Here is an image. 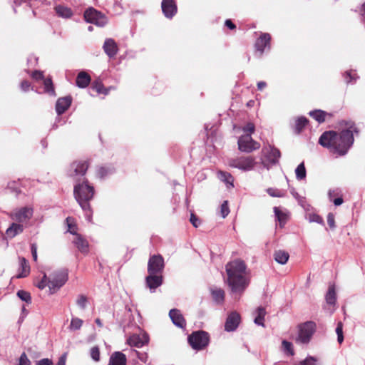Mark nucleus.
Here are the masks:
<instances>
[{
  "mask_svg": "<svg viewBox=\"0 0 365 365\" xmlns=\"http://www.w3.org/2000/svg\"><path fill=\"white\" fill-rule=\"evenodd\" d=\"M346 125L347 128L340 133L334 130L324 132L319 139V143L333 154L340 156L346 155L354 143V133H359L354 122H348Z\"/></svg>",
  "mask_w": 365,
  "mask_h": 365,
  "instance_id": "f257e3e1",
  "label": "nucleus"
},
{
  "mask_svg": "<svg viewBox=\"0 0 365 365\" xmlns=\"http://www.w3.org/2000/svg\"><path fill=\"white\" fill-rule=\"evenodd\" d=\"M227 278L225 282L230 288L232 292L242 294L250 284V279L247 277V265L241 259H236L229 262L225 266Z\"/></svg>",
  "mask_w": 365,
  "mask_h": 365,
  "instance_id": "f03ea898",
  "label": "nucleus"
},
{
  "mask_svg": "<svg viewBox=\"0 0 365 365\" xmlns=\"http://www.w3.org/2000/svg\"><path fill=\"white\" fill-rule=\"evenodd\" d=\"M73 195L83 210H91L90 200L94 195V187L91 186L88 180L74 185Z\"/></svg>",
  "mask_w": 365,
  "mask_h": 365,
  "instance_id": "7ed1b4c3",
  "label": "nucleus"
},
{
  "mask_svg": "<svg viewBox=\"0 0 365 365\" xmlns=\"http://www.w3.org/2000/svg\"><path fill=\"white\" fill-rule=\"evenodd\" d=\"M68 280V272L66 269H58L50 274L48 287L51 294L56 292Z\"/></svg>",
  "mask_w": 365,
  "mask_h": 365,
  "instance_id": "20e7f679",
  "label": "nucleus"
},
{
  "mask_svg": "<svg viewBox=\"0 0 365 365\" xmlns=\"http://www.w3.org/2000/svg\"><path fill=\"white\" fill-rule=\"evenodd\" d=\"M281 157V153L277 148L268 145L263 147L262 150V164L265 168L276 165Z\"/></svg>",
  "mask_w": 365,
  "mask_h": 365,
  "instance_id": "39448f33",
  "label": "nucleus"
},
{
  "mask_svg": "<svg viewBox=\"0 0 365 365\" xmlns=\"http://www.w3.org/2000/svg\"><path fill=\"white\" fill-rule=\"evenodd\" d=\"M187 340L193 349L202 350L208 345L210 335L207 332L202 330L196 331L189 335Z\"/></svg>",
  "mask_w": 365,
  "mask_h": 365,
  "instance_id": "423d86ee",
  "label": "nucleus"
},
{
  "mask_svg": "<svg viewBox=\"0 0 365 365\" xmlns=\"http://www.w3.org/2000/svg\"><path fill=\"white\" fill-rule=\"evenodd\" d=\"M257 162L254 157L240 156L228 160V165L231 168H237L243 171H249L254 169Z\"/></svg>",
  "mask_w": 365,
  "mask_h": 365,
  "instance_id": "0eeeda50",
  "label": "nucleus"
},
{
  "mask_svg": "<svg viewBox=\"0 0 365 365\" xmlns=\"http://www.w3.org/2000/svg\"><path fill=\"white\" fill-rule=\"evenodd\" d=\"M85 20L98 26H104L108 23V19L105 14L93 7L87 9L83 14Z\"/></svg>",
  "mask_w": 365,
  "mask_h": 365,
  "instance_id": "6e6552de",
  "label": "nucleus"
},
{
  "mask_svg": "<svg viewBox=\"0 0 365 365\" xmlns=\"http://www.w3.org/2000/svg\"><path fill=\"white\" fill-rule=\"evenodd\" d=\"M90 165L88 160H76L70 165L69 176L75 180H78V177L85 175Z\"/></svg>",
  "mask_w": 365,
  "mask_h": 365,
  "instance_id": "1a4fd4ad",
  "label": "nucleus"
},
{
  "mask_svg": "<svg viewBox=\"0 0 365 365\" xmlns=\"http://www.w3.org/2000/svg\"><path fill=\"white\" fill-rule=\"evenodd\" d=\"M315 327L316 324L313 322H307L300 324L299 326V336L297 341L303 344L308 343L315 331Z\"/></svg>",
  "mask_w": 365,
  "mask_h": 365,
  "instance_id": "9d476101",
  "label": "nucleus"
},
{
  "mask_svg": "<svg viewBox=\"0 0 365 365\" xmlns=\"http://www.w3.org/2000/svg\"><path fill=\"white\" fill-rule=\"evenodd\" d=\"M238 149L244 153H251L260 148L259 143L252 139L250 135L240 136L237 141Z\"/></svg>",
  "mask_w": 365,
  "mask_h": 365,
  "instance_id": "9b49d317",
  "label": "nucleus"
},
{
  "mask_svg": "<svg viewBox=\"0 0 365 365\" xmlns=\"http://www.w3.org/2000/svg\"><path fill=\"white\" fill-rule=\"evenodd\" d=\"M165 267L164 259L160 255L150 256L148 262V274H163Z\"/></svg>",
  "mask_w": 365,
  "mask_h": 365,
  "instance_id": "f8f14e48",
  "label": "nucleus"
},
{
  "mask_svg": "<svg viewBox=\"0 0 365 365\" xmlns=\"http://www.w3.org/2000/svg\"><path fill=\"white\" fill-rule=\"evenodd\" d=\"M271 35L268 33H262L255 43V52L258 56H262L266 48H270Z\"/></svg>",
  "mask_w": 365,
  "mask_h": 365,
  "instance_id": "ddd939ff",
  "label": "nucleus"
},
{
  "mask_svg": "<svg viewBox=\"0 0 365 365\" xmlns=\"http://www.w3.org/2000/svg\"><path fill=\"white\" fill-rule=\"evenodd\" d=\"M161 9L164 16L170 19L178 12V6L174 0H163Z\"/></svg>",
  "mask_w": 365,
  "mask_h": 365,
  "instance_id": "4468645a",
  "label": "nucleus"
},
{
  "mask_svg": "<svg viewBox=\"0 0 365 365\" xmlns=\"http://www.w3.org/2000/svg\"><path fill=\"white\" fill-rule=\"evenodd\" d=\"M241 321L240 315L236 312L228 314L225 324V330L230 332L237 329Z\"/></svg>",
  "mask_w": 365,
  "mask_h": 365,
  "instance_id": "2eb2a0df",
  "label": "nucleus"
},
{
  "mask_svg": "<svg viewBox=\"0 0 365 365\" xmlns=\"http://www.w3.org/2000/svg\"><path fill=\"white\" fill-rule=\"evenodd\" d=\"M33 215V210L29 207H22L11 214L12 220L23 222L30 219Z\"/></svg>",
  "mask_w": 365,
  "mask_h": 365,
  "instance_id": "dca6fc26",
  "label": "nucleus"
},
{
  "mask_svg": "<svg viewBox=\"0 0 365 365\" xmlns=\"http://www.w3.org/2000/svg\"><path fill=\"white\" fill-rule=\"evenodd\" d=\"M163 282V274H148L145 278L146 285L151 290H155L156 288L161 286Z\"/></svg>",
  "mask_w": 365,
  "mask_h": 365,
  "instance_id": "f3484780",
  "label": "nucleus"
},
{
  "mask_svg": "<svg viewBox=\"0 0 365 365\" xmlns=\"http://www.w3.org/2000/svg\"><path fill=\"white\" fill-rule=\"evenodd\" d=\"M148 341L149 337L145 334L143 335L133 334L130 336L127 340V342L130 346H135L138 348L143 346L145 344H147Z\"/></svg>",
  "mask_w": 365,
  "mask_h": 365,
  "instance_id": "a211bd4d",
  "label": "nucleus"
},
{
  "mask_svg": "<svg viewBox=\"0 0 365 365\" xmlns=\"http://www.w3.org/2000/svg\"><path fill=\"white\" fill-rule=\"evenodd\" d=\"M169 316L173 322V323L180 327L185 328L186 326V321L181 314L180 311L178 309H173L169 312Z\"/></svg>",
  "mask_w": 365,
  "mask_h": 365,
  "instance_id": "6ab92c4d",
  "label": "nucleus"
},
{
  "mask_svg": "<svg viewBox=\"0 0 365 365\" xmlns=\"http://www.w3.org/2000/svg\"><path fill=\"white\" fill-rule=\"evenodd\" d=\"M71 102L72 98L71 96L59 98L56 103V110L58 115L65 113L71 106Z\"/></svg>",
  "mask_w": 365,
  "mask_h": 365,
  "instance_id": "aec40b11",
  "label": "nucleus"
},
{
  "mask_svg": "<svg viewBox=\"0 0 365 365\" xmlns=\"http://www.w3.org/2000/svg\"><path fill=\"white\" fill-rule=\"evenodd\" d=\"M73 242L81 253L87 254L89 252L88 242L81 235H76Z\"/></svg>",
  "mask_w": 365,
  "mask_h": 365,
  "instance_id": "412c9836",
  "label": "nucleus"
},
{
  "mask_svg": "<svg viewBox=\"0 0 365 365\" xmlns=\"http://www.w3.org/2000/svg\"><path fill=\"white\" fill-rule=\"evenodd\" d=\"M309 115L319 123H322L325 122L327 120H329L333 117V115L331 113H327L322 110H314L310 111L309 113Z\"/></svg>",
  "mask_w": 365,
  "mask_h": 365,
  "instance_id": "4be33fe9",
  "label": "nucleus"
},
{
  "mask_svg": "<svg viewBox=\"0 0 365 365\" xmlns=\"http://www.w3.org/2000/svg\"><path fill=\"white\" fill-rule=\"evenodd\" d=\"M126 356L121 351H114L110 356L108 365H126Z\"/></svg>",
  "mask_w": 365,
  "mask_h": 365,
  "instance_id": "5701e85b",
  "label": "nucleus"
},
{
  "mask_svg": "<svg viewBox=\"0 0 365 365\" xmlns=\"http://www.w3.org/2000/svg\"><path fill=\"white\" fill-rule=\"evenodd\" d=\"M103 49L105 53L109 57H113L118 52V46L115 41L112 38H108L105 41L103 44Z\"/></svg>",
  "mask_w": 365,
  "mask_h": 365,
  "instance_id": "b1692460",
  "label": "nucleus"
},
{
  "mask_svg": "<svg viewBox=\"0 0 365 365\" xmlns=\"http://www.w3.org/2000/svg\"><path fill=\"white\" fill-rule=\"evenodd\" d=\"M91 78L86 71H81L76 79V86L81 88H86L91 83Z\"/></svg>",
  "mask_w": 365,
  "mask_h": 365,
  "instance_id": "393cba45",
  "label": "nucleus"
},
{
  "mask_svg": "<svg viewBox=\"0 0 365 365\" xmlns=\"http://www.w3.org/2000/svg\"><path fill=\"white\" fill-rule=\"evenodd\" d=\"M309 120L304 116H300L296 118L293 126L296 134L301 133L304 129L309 125Z\"/></svg>",
  "mask_w": 365,
  "mask_h": 365,
  "instance_id": "a878e982",
  "label": "nucleus"
},
{
  "mask_svg": "<svg viewBox=\"0 0 365 365\" xmlns=\"http://www.w3.org/2000/svg\"><path fill=\"white\" fill-rule=\"evenodd\" d=\"M20 267L16 278H24L30 273V266L29 262L24 257H19Z\"/></svg>",
  "mask_w": 365,
  "mask_h": 365,
  "instance_id": "bb28decb",
  "label": "nucleus"
},
{
  "mask_svg": "<svg viewBox=\"0 0 365 365\" xmlns=\"http://www.w3.org/2000/svg\"><path fill=\"white\" fill-rule=\"evenodd\" d=\"M24 230V227L22 225L17 223H12L11 225L6 230V235L8 237L12 238L14 237L16 235L21 233Z\"/></svg>",
  "mask_w": 365,
  "mask_h": 365,
  "instance_id": "cd10ccee",
  "label": "nucleus"
},
{
  "mask_svg": "<svg viewBox=\"0 0 365 365\" xmlns=\"http://www.w3.org/2000/svg\"><path fill=\"white\" fill-rule=\"evenodd\" d=\"M274 257L277 262L284 264L288 261L289 255L287 252L279 250L274 252Z\"/></svg>",
  "mask_w": 365,
  "mask_h": 365,
  "instance_id": "c85d7f7f",
  "label": "nucleus"
},
{
  "mask_svg": "<svg viewBox=\"0 0 365 365\" xmlns=\"http://www.w3.org/2000/svg\"><path fill=\"white\" fill-rule=\"evenodd\" d=\"M326 302L329 305H334L336 302V294L334 285L329 286L325 296Z\"/></svg>",
  "mask_w": 365,
  "mask_h": 365,
  "instance_id": "c756f323",
  "label": "nucleus"
},
{
  "mask_svg": "<svg viewBox=\"0 0 365 365\" xmlns=\"http://www.w3.org/2000/svg\"><path fill=\"white\" fill-rule=\"evenodd\" d=\"M213 300L217 304H222L225 300V292L221 288L211 289Z\"/></svg>",
  "mask_w": 365,
  "mask_h": 365,
  "instance_id": "7c9ffc66",
  "label": "nucleus"
},
{
  "mask_svg": "<svg viewBox=\"0 0 365 365\" xmlns=\"http://www.w3.org/2000/svg\"><path fill=\"white\" fill-rule=\"evenodd\" d=\"M91 88L99 94L108 95L110 88H106L100 80H95L92 84Z\"/></svg>",
  "mask_w": 365,
  "mask_h": 365,
  "instance_id": "2f4dec72",
  "label": "nucleus"
},
{
  "mask_svg": "<svg viewBox=\"0 0 365 365\" xmlns=\"http://www.w3.org/2000/svg\"><path fill=\"white\" fill-rule=\"evenodd\" d=\"M55 11L58 16L63 18H71L73 15V12L70 8L61 5L56 6Z\"/></svg>",
  "mask_w": 365,
  "mask_h": 365,
  "instance_id": "473e14b6",
  "label": "nucleus"
},
{
  "mask_svg": "<svg viewBox=\"0 0 365 365\" xmlns=\"http://www.w3.org/2000/svg\"><path fill=\"white\" fill-rule=\"evenodd\" d=\"M274 212L277 220L279 222V226L282 227L288 220V215L277 207H274Z\"/></svg>",
  "mask_w": 365,
  "mask_h": 365,
  "instance_id": "72a5a7b5",
  "label": "nucleus"
},
{
  "mask_svg": "<svg viewBox=\"0 0 365 365\" xmlns=\"http://www.w3.org/2000/svg\"><path fill=\"white\" fill-rule=\"evenodd\" d=\"M43 86L44 91L46 93H48L51 96H55L56 91L54 88V86L53 83V81L51 76H48L47 78L43 79Z\"/></svg>",
  "mask_w": 365,
  "mask_h": 365,
  "instance_id": "f704fd0d",
  "label": "nucleus"
},
{
  "mask_svg": "<svg viewBox=\"0 0 365 365\" xmlns=\"http://www.w3.org/2000/svg\"><path fill=\"white\" fill-rule=\"evenodd\" d=\"M66 221L68 226V232L73 235L75 237L76 236V235H79L78 233H77L78 227L75 219L72 217H68Z\"/></svg>",
  "mask_w": 365,
  "mask_h": 365,
  "instance_id": "c9c22d12",
  "label": "nucleus"
},
{
  "mask_svg": "<svg viewBox=\"0 0 365 365\" xmlns=\"http://www.w3.org/2000/svg\"><path fill=\"white\" fill-rule=\"evenodd\" d=\"M257 316L255 319V323L258 325H261V326L264 327V316L266 314L265 309L259 307L257 308Z\"/></svg>",
  "mask_w": 365,
  "mask_h": 365,
  "instance_id": "e433bc0d",
  "label": "nucleus"
},
{
  "mask_svg": "<svg viewBox=\"0 0 365 365\" xmlns=\"http://www.w3.org/2000/svg\"><path fill=\"white\" fill-rule=\"evenodd\" d=\"M83 324V321L78 317H73L71 319L69 329L72 331L78 330L81 328Z\"/></svg>",
  "mask_w": 365,
  "mask_h": 365,
  "instance_id": "4c0bfd02",
  "label": "nucleus"
},
{
  "mask_svg": "<svg viewBox=\"0 0 365 365\" xmlns=\"http://www.w3.org/2000/svg\"><path fill=\"white\" fill-rule=\"evenodd\" d=\"M296 177L298 180H303L306 178V168L304 163H300L295 170Z\"/></svg>",
  "mask_w": 365,
  "mask_h": 365,
  "instance_id": "58836bf2",
  "label": "nucleus"
},
{
  "mask_svg": "<svg viewBox=\"0 0 365 365\" xmlns=\"http://www.w3.org/2000/svg\"><path fill=\"white\" fill-rule=\"evenodd\" d=\"M16 294L22 301H24L28 304L31 303V297L29 292L25 290H19Z\"/></svg>",
  "mask_w": 365,
  "mask_h": 365,
  "instance_id": "ea45409f",
  "label": "nucleus"
},
{
  "mask_svg": "<svg viewBox=\"0 0 365 365\" xmlns=\"http://www.w3.org/2000/svg\"><path fill=\"white\" fill-rule=\"evenodd\" d=\"M336 332L337 334V341L339 344H341L344 341V335H343V324L341 322H338Z\"/></svg>",
  "mask_w": 365,
  "mask_h": 365,
  "instance_id": "a19ab883",
  "label": "nucleus"
},
{
  "mask_svg": "<svg viewBox=\"0 0 365 365\" xmlns=\"http://www.w3.org/2000/svg\"><path fill=\"white\" fill-rule=\"evenodd\" d=\"M87 302H88V298L86 296H85L83 294L79 295L76 300L77 305L83 309H84L86 308Z\"/></svg>",
  "mask_w": 365,
  "mask_h": 365,
  "instance_id": "79ce46f5",
  "label": "nucleus"
},
{
  "mask_svg": "<svg viewBox=\"0 0 365 365\" xmlns=\"http://www.w3.org/2000/svg\"><path fill=\"white\" fill-rule=\"evenodd\" d=\"M48 278L46 274L44 273L43 276L41 281L38 282H34V284L40 289H43L46 286H48Z\"/></svg>",
  "mask_w": 365,
  "mask_h": 365,
  "instance_id": "37998d69",
  "label": "nucleus"
},
{
  "mask_svg": "<svg viewBox=\"0 0 365 365\" xmlns=\"http://www.w3.org/2000/svg\"><path fill=\"white\" fill-rule=\"evenodd\" d=\"M91 356L95 361H100V350L99 348L96 346L91 349Z\"/></svg>",
  "mask_w": 365,
  "mask_h": 365,
  "instance_id": "c03bdc74",
  "label": "nucleus"
},
{
  "mask_svg": "<svg viewBox=\"0 0 365 365\" xmlns=\"http://www.w3.org/2000/svg\"><path fill=\"white\" fill-rule=\"evenodd\" d=\"M220 213L223 218L226 217L230 213V208L228 207V202L224 201L220 207Z\"/></svg>",
  "mask_w": 365,
  "mask_h": 365,
  "instance_id": "a18cd8bd",
  "label": "nucleus"
},
{
  "mask_svg": "<svg viewBox=\"0 0 365 365\" xmlns=\"http://www.w3.org/2000/svg\"><path fill=\"white\" fill-rule=\"evenodd\" d=\"M218 173L223 180H225L227 183H230L232 185L233 179L230 173L225 171H219Z\"/></svg>",
  "mask_w": 365,
  "mask_h": 365,
  "instance_id": "49530a36",
  "label": "nucleus"
},
{
  "mask_svg": "<svg viewBox=\"0 0 365 365\" xmlns=\"http://www.w3.org/2000/svg\"><path fill=\"white\" fill-rule=\"evenodd\" d=\"M282 346L284 351H287L289 355L293 356L294 354L292 343L284 340L282 341Z\"/></svg>",
  "mask_w": 365,
  "mask_h": 365,
  "instance_id": "de8ad7c7",
  "label": "nucleus"
},
{
  "mask_svg": "<svg viewBox=\"0 0 365 365\" xmlns=\"http://www.w3.org/2000/svg\"><path fill=\"white\" fill-rule=\"evenodd\" d=\"M267 192L272 197H281L283 196L282 192L277 189L269 188Z\"/></svg>",
  "mask_w": 365,
  "mask_h": 365,
  "instance_id": "09e8293b",
  "label": "nucleus"
},
{
  "mask_svg": "<svg viewBox=\"0 0 365 365\" xmlns=\"http://www.w3.org/2000/svg\"><path fill=\"white\" fill-rule=\"evenodd\" d=\"M309 221L319 224H324L323 218L317 214H310Z\"/></svg>",
  "mask_w": 365,
  "mask_h": 365,
  "instance_id": "8fccbe9b",
  "label": "nucleus"
},
{
  "mask_svg": "<svg viewBox=\"0 0 365 365\" xmlns=\"http://www.w3.org/2000/svg\"><path fill=\"white\" fill-rule=\"evenodd\" d=\"M190 222L195 227H197L200 225V220L194 213H191Z\"/></svg>",
  "mask_w": 365,
  "mask_h": 365,
  "instance_id": "3c124183",
  "label": "nucleus"
},
{
  "mask_svg": "<svg viewBox=\"0 0 365 365\" xmlns=\"http://www.w3.org/2000/svg\"><path fill=\"white\" fill-rule=\"evenodd\" d=\"M327 223L331 229L335 228V219L333 213L330 212L327 215Z\"/></svg>",
  "mask_w": 365,
  "mask_h": 365,
  "instance_id": "603ef678",
  "label": "nucleus"
},
{
  "mask_svg": "<svg viewBox=\"0 0 365 365\" xmlns=\"http://www.w3.org/2000/svg\"><path fill=\"white\" fill-rule=\"evenodd\" d=\"M31 77L36 81L44 79L43 73L40 71H34L31 74Z\"/></svg>",
  "mask_w": 365,
  "mask_h": 365,
  "instance_id": "864d4df0",
  "label": "nucleus"
},
{
  "mask_svg": "<svg viewBox=\"0 0 365 365\" xmlns=\"http://www.w3.org/2000/svg\"><path fill=\"white\" fill-rule=\"evenodd\" d=\"M255 126L254 125V123H248L244 128H243V131L244 132H248L250 133L249 135H251L252 133H253L255 132Z\"/></svg>",
  "mask_w": 365,
  "mask_h": 365,
  "instance_id": "5fc2aeb1",
  "label": "nucleus"
},
{
  "mask_svg": "<svg viewBox=\"0 0 365 365\" xmlns=\"http://www.w3.org/2000/svg\"><path fill=\"white\" fill-rule=\"evenodd\" d=\"M19 365H31V362L25 353H23L20 356Z\"/></svg>",
  "mask_w": 365,
  "mask_h": 365,
  "instance_id": "6e6d98bb",
  "label": "nucleus"
},
{
  "mask_svg": "<svg viewBox=\"0 0 365 365\" xmlns=\"http://www.w3.org/2000/svg\"><path fill=\"white\" fill-rule=\"evenodd\" d=\"M344 79L347 83H349L352 80H355V77L352 74V71H346L344 74Z\"/></svg>",
  "mask_w": 365,
  "mask_h": 365,
  "instance_id": "4d7b16f0",
  "label": "nucleus"
},
{
  "mask_svg": "<svg viewBox=\"0 0 365 365\" xmlns=\"http://www.w3.org/2000/svg\"><path fill=\"white\" fill-rule=\"evenodd\" d=\"M31 87V85L29 81L24 80L21 83V88L23 91H29Z\"/></svg>",
  "mask_w": 365,
  "mask_h": 365,
  "instance_id": "13d9d810",
  "label": "nucleus"
},
{
  "mask_svg": "<svg viewBox=\"0 0 365 365\" xmlns=\"http://www.w3.org/2000/svg\"><path fill=\"white\" fill-rule=\"evenodd\" d=\"M108 173V170L104 167H100L97 170V175L101 178L107 175Z\"/></svg>",
  "mask_w": 365,
  "mask_h": 365,
  "instance_id": "bf43d9fd",
  "label": "nucleus"
},
{
  "mask_svg": "<svg viewBox=\"0 0 365 365\" xmlns=\"http://www.w3.org/2000/svg\"><path fill=\"white\" fill-rule=\"evenodd\" d=\"M316 360L313 357H308L301 362V365H316Z\"/></svg>",
  "mask_w": 365,
  "mask_h": 365,
  "instance_id": "052dcab7",
  "label": "nucleus"
},
{
  "mask_svg": "<svg viewBox=\"0 0 365 365\" xmlns=\"http://www.w3.org/2000/svg\"><path fill=\"white\" fill-rule=\"evenodd\" d=\"M31 254L34 261H37V247L36 244H31Z\"/></svg>",
  "mask_w": 365,
  "mask_h": 365,
  "instance_id": "680f3d73",
  "label": "nucleus"
},
{
  "mask_svg": "<svg viewBox=\"0 0 365 365\" xmlns=\"http://www.w3.org/2000/svg\"><path fill=\"white\" fill-rule=\"evenodd\" d=\"M37 365H53V362L51 359H43L37 363Z\"/></svg>",
  "mask_w": 365,
  "mask_h": 365,
  "instance_id": "e2e57ef3",
  "label": "nucleus"
},
{
  "mask_svg": "<svg viewBox=\"0 0 365 365\" xmlns=\"http://www.w3.org/2000/svg\"><path fill=\"white\" fill-rule=\"evenodd\" d=\"M66 353H64L59 359L56 365H66Z\"/></svg>",
  "mask_w": 365,
  "mask_h": 365,
  "instance_id": "0e129e2a",
  "label": "nucleus"
},
{
  "mask_svg": "<svg viewBox=\"0 0 365 365\" xmlns=\"http://www.w3.org/2000/svg\"><path fill=\"white\" fill-rule=\"evenodd\" d=\"M225 25L231 30L236 28L235 24L230 19H227L225 22Z\"/></svg>",
  "mask_w": 365,
  "mask_h": 365,
  "instance_id": "69168bd1",
  "label": "nucleus"
},
{
  "mask_svg": "<svg viewBox=\"0 0 365 365\" xmlns=\"http://www.w3.org/2000/svg\"><path fill=\"white\" fill-rule=\"evenodd\" d=\"M344 202V200L341 197H337L334 200L333 202L336 206L341 205Z\"/></svg>",
  "mask_w": 365,
  "mask_h": 365,
  "instance_id": "338daca9",
  "label": "nucleus"
},
{
  "mask_svg": "<svg viewBox=\"0 0 365 365\" xmlns=\"http://www.w3.org/2000/svg\"><path fill=\"white\" fill-rule=\"evenodd\" d=\"M267 86V83L264 81H259L257 83V88L259 91L263 90Z\"/></svg>",
  "mask_w": 365,
  "mask_h": 365,
  "instance_id": "774afa93",
  "label": "nucleus"
}]
</instances>
